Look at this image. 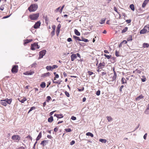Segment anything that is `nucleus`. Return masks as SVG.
<instances>
[{"label": "nucleus", "mask_w": 149, "mask_h": 149, "mask_svg": "<svg viewBox=\"0 0 149 149\" xmlns=\"http://www.w3.org/2000/svg\"><path fill=\"white\" fill-rule=\"evenodd\" d=\"M12 100V98L8 99L6 98L4 100H1L0 101V104L4 106H6L7 105V103L8 104H10Z\"/></svg>", "instance_id": "1"}, {"label": "nucleus", "mask_w": 149, "mask_h": 149, "mask_svg": "<svg viewBox=\"0 0 149 149\" xmlns=\"http://www.w3.org/2000/svg\"><path fill=\"white\" fill-rule=\"evenodd\" d=\"M38 8L37 4H32L28 8V10L30 12H31L36 11Z\"/></svg>", "instance_id": "2"}, {"label": "nucleus", "mask_w": 149, "mask_h": 149, "mask_svg": "<svg viewBox=\"0 0 149 149\" xmlns=\"http://www.w3.org/2000/svg\"><path fill=\"white\" fill-rule=\"evenodd\" d=\"M149 32V24L145 26L144 28L140 31V33L144 34Z\"/></svg>", "instance_id": "3"}, {"label": "nucleus", "mask_w": 149, "mask_h": 149, "mask_svg": "<svg viewBox=\"0 0 149 149\" xmlns=\"http://www.w3.org/2000/svg\"><path fill=\"white\" fill-rule=\"evenodd\" d=\"M39 16V13H36L31 14L29 15V17L32 20H37Z\"/></svg>", "instance_id": "4"}, {"label": "nucleus", "mask_w": 149, "mask_h": 149, "mask_svg": "<svg viewBox=\"0 0 149 149\" xmlns=\"http://www.w3.org/2000/svg\"><path fill=\"white\" fill-rule=\"evenodd\" d=\"M77 56L80 58H81V56L79 53H77V54H73L71 56V60L72 61H73L75 59L77 58Z\"/></svg>", "instance_id": "5"}, {"label": "nucleus", "mask_w": 149, "mask_h": 149, "mask_svg": "<svg viewBox=\"0 0 149 149\" xmlns=\"http://www.w3.org/2000/svg\"><path fill=\"white\" fill-rule=\"evenodd\" d=\"M39 47L38 43L35 42L31 45V49L32 50H34L35 49H39Z\"/></svg>", "instance_id": "6"}, {"label": "nucleus", "mask_w": 149, "mask_h": 149, "mask_svg": "<svg viewBox=\"0 0 149 149\" xmlns=\"http://www.w3.org/2000/svg\"><path fill=\"white\" fill-rule=\"evenodd\" d=\"M18 67L17 65H14L11 70L12 72L14 74L17 73L18 71Z\"/></svg>", "instance_id": "7"}, {"label": "nucleus", "mask_w": 149, "mask_h": 149, "mask_svg": "<svg viewBox=\"0 0 149 149\" xmlns=\"http://www.w3.org/2000/svg\"><path fill=\"white\" fill-rule=\"evenodd\" d=\"M46 53V51L45 50H42L39 52V56L38 58V59L43 58V56L45 55Z\"/></svg>", "instance_id": "8"}, {"label": "nucleus", "mask_w": 149, "mask_h": 149, "mask_svg": "<svg viewBox=\"0 0 149 149\" xmlns=\"http://www.w3.org/2000/svg\"><path fill=\"white\" fill-rule=\"evenodd\" d=\"M17 100L21 103H24V102L27 100L26 98L25 97H21L17 98Z\"/></svg>", "instance_id": "9"}, {"label": "nucleus", "mask_w": 149, "mask_h": 149, "mask_svg": "<svg viewBox=\"0 0 149 149\" xmlns=\"http://www.w3.org/2000/svg\"><path fill=\"white\" fill-rule=\"evenodd\" d=\"M34 73V71L30 70L24 73L23 74L25 75H31Z\"/></svg>", "instance_id": "10"}, {"label": "nucleus", "mask_w": 149, "mask_h": 149, "mask_svg": "<svg viewBox=\"0 0 149 149\" xmlns=\"http://www.w3.org/2000/svg\"><path fill=\"white\" fill-rule=\"evenodd\" d=\"M40 21H38L36 22L33 26V28L34 29H36L39 28L40 25Z\"/></svg>", "instance_id": "11"}, {"label": "nucleus", "mask_w": 149, "mask_h": 149, "mask_svg": "<svg viewBox=\"0 0 149 149\" xmlns=\"http://www.w3.org/2000/svg\"><path fill=\"white\" fill-rule=\"evenodd\" d=\"M105 66V63L103 62L99 63L98 67L100 69H102L104 68Z\"/></svg>", "instance_id": "12"}, {"label": "nucleus", "mask_w": 149, "mask_h": 149, "mask_svg": "<svg viewBox=\"0 0 149 149\" xmlns=\"http://www.w3.org/2000/svg\"><path fill=\"white\" fill-rule=\"evenodd\" d=\"M12 139L14 140H19L20 138L18 135H15L12 136Z\"/></svg>", "instance_id": "13"}, {"label": "nucleus", "mask_w": 149, "mask_h": 149, "mask_svg": "<svg viewBox=\"0 0 149 149\" xmlns=\"http://www.w3.org/2000/svg\"><path fill=\"white\" fill-rule=\"evenodd\" d=\"M149 1V0H145L142 4V7L143 8H144L146 6V4L148 3Z\"/></svg>", "instance_id": "14"}, {"label": "nucleus", "mask_w": 149, "mask_h": 149, "mask_svg": "<svg viewBox=\"0 0 149 149\" xmlns=\"http://www.w3.org/2000/svg\"><path fill=\"white\" fill-rule=\"evenodd\" d=\"M54 116L56 117L57 118H60L63 117V116L62 114H55L54 115Z\"/></svg>", "instance_id": "15"}, {"label": "nucleus", "mask_w": 149, "mask_h": 149, "mask_svg": "<svg viewBox=\"0 0 149 149\" xmlns=\"http://www.w3.org/2000/svg\"><path fill=\"white\" fill-rule=\"evenodd\" d=\"M42 137V133L41 132H40L37 138L36 139V141L39 140Z\"/></svg>", "instance_id": "16"}, {"label": "nucleus", "mask_w": 149, "mask_h": 149, "mask_svg": "<svg viewBox=\"0 0 149 149\" xmlns=\"http://www.w3.org/2000/svg\"><path fill=\"white\" fill-rule=\"evenodd\" d=\"M121 82L122 84L127 83V81L125 78L123 77L121 80Z\"/></svg>", "instance_id": "17"}, {"label": "nucleus", "mask_w": 149, "mask_h": 149, "mask_svg": "<svg viewBox=\"0 0 149 149\" xmlns=\"http://www.w3.org/2000/svg\"><path fill=\"white\" fill-rule=\"evenodd\" d=\"M144 97L142 95H139L138 97H136V101L139 100Z\"/></svg>", "instance_id": "18"}, {"label": "nucleus", "mask_w": 149, "mask_h": 149, "mask_svg": "<svg viewBox=\"0 0 149 149\" xmlns=\"http://www.w3.org/2000/svg\"><path fill=\"white\" fill-rule=\"evenodd\" d=\"M113 72L114 74L112 77V79L113 80H114L116 79L117 76L116 72L114 70H113Z\"/></svg>", "instance_id": "19"}, {"label": "nucleus", "mask_w": 149, "mask_h": 149, "mask_svg": "<svg viewBox=\"0 0 149 149\" xmlns=\"http://www.w3.org/2000/svg\"><path fill=\"white\" fill-rule=\"evenodd\" d=\"M48 143V141L47 140H43L41 141L40 144L44 146L46 145V143Z\"/></svg>", "instance_id": "20"}, {"label": "nucleus", "mask_w": 149, "mask_h": 149, "mask_svg": "<svg viewBox=\"0 0 149 149\" xmlns=\"http://www.w3.org/2000/svg\"><path fill=\"white\" fill-rule=\"evenodd\" d=\"M32 41V39H26L24 41V44H26Z\"/></svg>", "instance_id": "21"}, {"label": "nucleus", "mask_w": 149, "mask_h": 149, "mask_svg": "<svg viewBox=\"0 0 149 149\" xmlns=\"http://www.w3.org/2000/svg\"><path fill=\"white\" fill-rule=\"evenodd\" d=\"M74 32L75 33V34L77 36H79L80 35V33L79 32V31H78L77 29H75L74 30Z\"/></svg>", "instance_id": "22"}, {"label": "nucleus", "mask_w": 149, "mask_h": 149, "mask_svg": "<svg viewBox=\"0 0 149 149\" xmlns=\"http://www.w3.org/2000/svg\"><path fill=\"white\" fill-rule=\"evenodd\" d=\"M143 47L144 48H148L149 47V44L147 43H143Z\"/></svg>", "instance_id": "23"}, {"label": "nucleus", "mask_w": 149, "mask_h": 149, "mask_svg": "<svg viewBox=\"0 0 149 149\" xmlns=\"http://www.w3.org/2000/svg\"><path fill=\"white\" fill-rule=\"evenodd\" d=\"M50 73L49 72H47L43 74H42V76L43 77L49 76L50 75Z\"/></svg>", "instance_id": "24"}, {"label": "nucleus", "mask_w": 149, "mask_h": 149, "mask_svg": "<svg viewBox=\"0 0 149 149\" xmlns=\"http://www.w3.org/2000/svg\"><path fill=\"white\" fill-rule=\"evenodd\" d=\"M40 86L42 88H44L46 86L45 83L44 82H42L40 85Z\"/></svg>", "instance_id": "25"}, {"label": "nucleus", "mask_w": 149, "mask_h": 149, "mask_svg": "<svg viewBox=\"0 0 149 149\" xmlns=\"http://www.w3.org/2000/svg\"><path fill=\"white\" fill-rule=\"evenodd\" d=\"M53 120V118L52 116H51L48 119V121L49 122L52 123Z\"/></svg>", "instance_id": "26"}, {"label": "nucleus", "mask_w": 149, "mask_h": 149, "mask_svg": "<svg viewBox=\"0 0 149 149\" xmlns=\"http://www.w3.org/2000/svg\"><path fill=\"white\" fill-rule=\"evenodd\" d=\"M86 135L88 136H90L91 137H93V134H92V133L88 132L86 133Z\"/></svg>", "instance_id": "27"}, {"label": "nucleus", "mask_w": 149, "mask_h": 149, "mask_svg": "<svg viewBox=\"0 0 149 149\" xmlns=\"http://www.w3.org/2000/svg\"><path fill=\"white\" fill-rule=\"evenodd\" d=\"M46 68L48 70H52V67L51 66H47L46 67Z\"/></svg>", "instance_id": "28"}, {"label": "nucleus", "mask_w": 149, "mask_h": 149, "mask_svg": "<svg viewBox=\"0 0 149 149\" xmlns=\"http://www.w3.org/2000/svg\"><path fill=\"white\" fill-rule=\"evenodd\" d=\"M132 36L131 35H129L127 39V41H132Z\"/></svg>", "instance_id": "29"}, {"label": "nucleus", "mask_w": 149, "mask_h": 149, "mask_svg": "<svg viewBox=\"0 0 149 149\" xmlns=\"http://www.w3.org/2000/svg\"><path fill=\"white\" fill-rule=\"evenodd\" d=\"M128 29V27H126L125 28L123 29L122 31V33H123L125 32Z\"/></svg>", "instance_id": "30"}, {"label": "nucleus", "mask_w": 149, "mask_h": 149, "mask_svg": "<svg viewBox=\"0 0 149 149\" xmlns=\"http://www.w3.org/2000/svg\"><path fill=\"white\" fill-rule=\"evenodd\" d=\"M81 41H83L85 42H88L89 41L88 40V39H85L83 37H81Z\"/></svg>", "instance_id": "31"}, {"label": "nucleus", "mask_w": 149, "mask_h": 149, "mask_svg": "<svg viewBox=\"0 0 149 149\" xmlns=\"http://www.w3.org/2000/svg\"><path fill=\"white\" fill-rule=\"evenodd\" d=\"M99 141L102 143H106L107 142V140L105 139H100Z\"/></svg>", "instance_id": "32"}, {"label": "nucleus", "mask_w": 149, "mask_h": 149, "mask_svg": "<svg viewBox=\"0 0 149 149\" xmlns=\"http://www.w3.org/2000/svg\"><path fill=\"white\" fill-rule=\"evenodd\" d=\"M130 8L131 9L134 11V6L133 4H131L130 5Z\"/></svg>", "instance_id": "33"}, {"label": "nucleus", "mask_w": 149, "mask_h": 149, "mask_svg": "<svg viewBox=\"0 0 149 149\" xmlns=\"http://www.w3.org/2000/svg\"><path fill=\"white\" fill-rule=\"evenodd\" d=\"M74 38L76 40L79 41H81V39L80 38L77 36H74Z\"/></svg>", "instance_id": "34"}, {"label": "nucleus", "mask_w": 149, "mask_h": 149, "mask_svg": "<svg viewBox=\"0 0 149 149\" xmlns=\"http://www.w3.org/2000/svg\"><path fill=\"white\" fill-rule=\"evenodd\" d=\"M51 99V97L50 96H47L46 98V101L49 102Z\"/></svg>", "instance_id": "35"}, {"label": "nucleus", "mask_w": 149, "mask_h": 149, "mask_svg": "<svg viewBox=\"0 0 149 149\" xmlns=\"http://www.w3.org/2000/svg\"><path fill=\"white\" fill-rule=\"evenodd\" d=\"M105 18H103L101 20V22H100V23L101 24H104L105 21Z\"/></svg>", "instance_id": "36"}, {"label": "nucleus", "mask_w": 149, "mask_h": 149, "mask_svg": "<svg viewBox=\"0 0 149 149\" xmlns=\"http://www.w3.org/2000/svg\"><path fill=\"white\" fill-rule=\"evenodd\" d=\"M60 29H56V35H57V36H58L59 35V33H60Z\"/></svg>", "instance_id": "37"}, {"label": "nucleus", "mask_w": 149, "mask_h": 149, "mask_svg": "<svg viewBox=\"0 0 149 149\" xmlns=\"http://www.w3.org/2000/svg\"><path fill=\"white\" fill-rule=\"evenodd\" d=\"M107 118L109 122L111 121L112 120V118L111 116H107Z\"/></svg>", "instance_id": "38"}, {"label": "nucleus", "mask_w": 149, "mask_h": 149, "mask_svg": "<svg viewBox=\"0 0 149 149\" xmlns=\"http://www.w3.org/2000/svg\"><path fill=\"white\" fill-rule=\"evenodd\" d=\"M36 109V108L34 107H31L29 110L28 113H29L32 110L35 109Z\"/></svg>", "instance_id": "39"}, {"label": "nucleus", "mask_w": 149, "mask_h": 149, "mask_svg": "<svg viewBox=\"0 0 149 149\" xmlns=\"http://www.w3.org/2000/svg\"><path fill=\"white\" fill-rule=\"evenodd\" d=\"M104 56L105 57H106L108 59H110L111 57V55H110V56L108 55H106V54H104Z\"/></svg>", "instance_id": "40"}, {"label": "nucleus", "mask_w": 149, "mask_h": 149, "mask_svg": "<svg viewBox=\"0 0 149 149\" xmlns=\"http://www.w3.org/2000/svg\"><path fill=\"white\" fill-rule=\"evenodd\" d=\"M52 69L53 70L54 69H55V68H58V66L57 65H54L52 66Z\"/></svg>", "instance_id": "41"}, {"label": "nucleus", "mask_w": 149, "mask_h": 149, "mask_svg": "<svg viewBox=\"0 0 149 149\" xmlns=\"http://www.w3.org/2000/svg\"><path fill=\"white\" fill-rule=\"evenodd\" d=\"M66 132H69L71 131V130L70 128H67L65 129Z\"/></svg>", "instance_id": "42"}, {"label": "nucleus", "mask_w": 149, "mask_h": 149, "mask_svg": "<svg viewBox=\"0 0 149 149\" xmlns=\"http://www.w3.org/2000/svg\"><path fill=\"white\" fill-rule=\"evenodd\" d=\"M65 95L67 97H70V94L69 93L67 92V91H65Z\"/></svg>", "instance_id": "43"}, {"label": "nucleus", "mask_w": 149, "mask_h": 149, "mask_svg": "<svg viewBox=\"0 0 149 149\" xmlns=\"http://www.w3.org/2000/svg\"><path fill=\"white\" fill-rule=\"evenodd\" d=\"M84 87H82L81 88V89H80L78 88V91H82L84 90Z\"/></svg>", "instance_id": "44"}, {"label": "nucleus", "mask_w": 149, "mask_h": 149, "mask_svg": "<svg viewBox=\"0 0 149 149\" xmlns=\"http://www.w3.org/2000/svg\"><path fill=\"white\" fill-rule=\"evenodd\" d=\"M115 55L117 57L119 56V52L117 51H116L115 52Z\"/></svg>", "instance_id": "45"}, {"label": "nucleus", "mask_w": 149, "mask_h": 149, "mask_svg": "<svg viewBox=\"0 0 149 149\" xmlns=\"http://www.w3.org/2000/svg\"><path fill=\"white\" fill-rule=\"evenodd\" d=\"M100 90H98L97 91L96 93V94L97 95L99 96L100 95Z\"/></svg>", "instance_id": "46"}, {"label": "nucleus", "mask_w": 149, "mask_h": 149, "mask_svg": "<svg viewBox=\"0 0 149 149\" xmlns=\"http://www.w3.org/2000/svg\"><path fill=\"white\" fill-rule=\"evenodd\" d=\"M87 73H88V74L89 75H92L93 74V72H91L90 71H88L87 72Z\"/></svg>", "instance_id": "47"}, {"label": "nucleus", "mask_w": 149, "mask_h": 149, "mask_svg": "<svg viewBox=\"0 0 149 149\" xmlns=\"http://www.w3.org/2000/svg\"><path fill=\"white\" fill-rule=\"evenodd\" d=\"M114 10L116 12L118 13L119 15H120L119 13L118 12V10L117 8L116 7H114L113 8Z\"/></svg>", "instance_id": "48"}, {"label": "nucleus", "mask_w": 149, "mask_h": 149, "mask_svg": "<svg viewBox=\"0 0 149 149\" xmlns=\"http://www.w3.org/2000/svg\"><path fill=\"white\" fill-rule=\"evenodd\" d=\"M124 87V86L123 85H122L120 88H119V91H120L121 92L122 91V89L123 88V87Z\"/></svg>", "instance_id": "49"}, {"label": "nucleus", "mask_w": 149, "mask_h": 149, "mask_svg": "<svg viewBox=\"0 0 149 149\" xmlns=\"http://www.w3.org/2000/svg\"><path fill=\"white\" fill-rule=\"evenodd\" d=\"M75 142L73 140L70 143V145H72L75 143Z\"/></svg>", "instance_id": "50"}, {"label": "nucleus", "mask_w": 149, "mask_h": 149, "mask_svg": "<svg viewBox=\"0 0 149 149\" xmlns=\"http://www.w3.org/2000/svg\"><path fill=\"white\" fill-rule=\"evenodd\" d=\"M61 26V25L60 24H59L58 25L57 29H60Z\"/></svg>", "instance_id": "51"}, {"label": "nucleus", "mask_w": 149, "mask_h": 149, "mask_svg": "<svg viewBox=\"0 0 149 149\" xmlns=\"http://www.w3.org/2000/svg\"><path fill=\"white\" fill-rule=\"evenodd\" d=\"M55 31H52L51 33V34L52 36H54L55 34Z\"/></svg>", "instance_id": "52"}, {"label": "nucleus", "mask_w": 149, "mask_h": 149, "mask_svg": "<svg viewBox=\"0 0 149 149\" xmlns=\"http://www.w3.org/2000/svg\"><path fill=\"white\" fill-rule=\"evenodd\" d=\"M71 119L73 120H75L76 119V118L74 116H72L71 117Z\"/></svg>", "instance_id": "53"}, {"label": "nucleus", "mask_w": 149, "mask_h": 149, "mask_svg": "<svg viewBox=\"0 0 149 149\" xmlns=\"http://www.w3.org/2000/svg\"><path fill=\"white\" fill-rule=\"evenodd\" d=\"M147 135V133H146L145 134V135H144V136H143V138H144V139L146 140V139Z\"/></svg>", "instance_id": "54"}, {"label": "nucleus", "mask_w": 149, "mask_h": 149, "mask_svg": "<svg viewBox=\"0 0 149 149\" xmlns=\"http://www.w3.org/2000/svg\"><path fill=\"white\" fill-rule=\"evenodd\" d=\"M53 82L54 83L58 84H60V83H59L58 81H55L54 80H53Z\"/></svg>", "instance_id": "55"}, {"label": "nucleus", "mask_w": 149, "mask_h": 149, "mask_svg": "<svg viewBox=\"0 0 149 149\" xmlns=\"http://www.w3.org/2000/svg\"><path fill=\"white\" fill-rule=\"evenodd\" d=\"M67 41L68 42H70L72 41V39L71 38H69L67 39Z\"/></svg>", "instance_id": "56"}, {"label": "nucleus", "mask_w": 149, "mask_h": 149, "mask_svg": "<svg viewBox=\"0 0 149 149\" xmlns=\"http://www.w3.org/2000/svg\"><path fill=\"white\" fill-rule=\"evenodd\" d=\"M52 29H53V31H55V25H53L52 26Z\"/></svg>", "instance_id": "57"}, {"label": "nucleus", "mask_w": 149, "mask_h": 149, "mask_svg": "<svg viewBox=\"0 0 149 149\" xmlns=\"http://www.w3.org/2000/svg\"><path fill=\"white\" fill-rule=\"evenodd\" d=\"M47 137L49 139H51L52 138V136H51L50 135H47Z\"/></svg>", "instance_id": "58"}, {"label": "nucleus", "mask_w": 149, "mask_h": 149, "mask_svg": "<svg viewBox=\"0 0 149 149\" xmlns=\"http://www.w3.org/2000/svg\"><path fill=\"white\" fill-rule=\"evenodd\" d=\"M58 128H57V127H55L54 129V131L55 132H56L58 131Z\"/></svg>", "instance_id": "59"}, {"label": "nucleus", "mask_w": 149, "mask_h": 149, "mask_svg": "<svg viewBox=\"0 0 149 149\" xmlns=\"http://www.w3.org/2000/svg\"><path fill=\"white\" fill-rule=\"evenodd\" d=\"M126 22H127V23H130L131 22V19L127 20H126Z\"/></svg>", "instance_id": "60"}, {"label": "nucleus", "mask_w": 149, "mask_h": 149, "mask_svg": "<svg viewBox=\"0 0 149 149\" xmlns=\"http://www.w3.org/2000/svg\"><path fill=\"white\" fill-rule=\"evenodd\" d=\"M0 10H3L4 9V8L2 6H1L0 7Z\"/></svg>", "instance_id": "61"}, {"label": "nucleus", "mask_w": 149, "mask_h": 149, "mask_svg": "<svg viewBox=\"0 0 149 149\" xmlns=\"http://www.w3.org/2000/svg\"><path fill=\"white\" fill-rule=\"evenodd\" d=\"M64 7H65V5H63L62 6L61 8L60 9V11H61V12L62 11V10L63 9V8H64Z\"/></svg>", "instance_id": "62"}, {"label": "nucleus", "mask_w": 149, "mask_h": 149, "mask_svg": "<svg viewBox=\"0 0 149 149\" xmlns=\"http://www.w3.org/2000/svg\"><path fill=\"white\" fill-rule=\"evenodd\" d=\"M26 138L30 139L31 140H32V137L30 136V135L26 137Z\"/></svg>", "instance_id": "63"}, {"label": "nucleus", "mask_w": 149, "mask_h": 149, "mask_svg": "<svg viewBox=\"0 0 149 149\" xmlns=\"http://www.w3.org/2000/svg\"><path fill=\"white\" fill-rule=\"evenodd\" d=\"M102 70V69H100L99 68H98V67H97V71L98 72H99L100 71H101Z\"/></svg>", "instance_id": "64"}]
</instances>
